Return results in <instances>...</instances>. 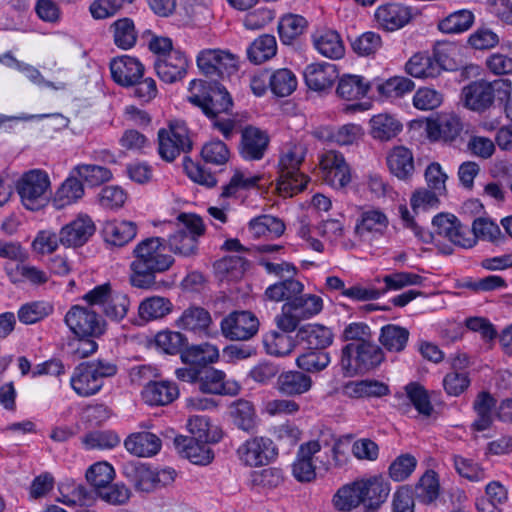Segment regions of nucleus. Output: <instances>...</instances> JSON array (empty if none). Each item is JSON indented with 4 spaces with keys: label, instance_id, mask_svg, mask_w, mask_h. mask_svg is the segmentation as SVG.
<instances>
[{
    "label": "nucleus",
    "instance_id": "51",
    "mask_svg": "<svg viewBox=\"0 0 512 512\" xmlns=\"http://www.w3.org/2000/svg\"><path fill=\"white\" fill-rule=\"evenodd\" d=\"M474 23V15L470 10L462 9L450 13L439 21L438 29L446 34H459L467 31Z\"/></svg>",
    "mask_w": 512,
    "mask_h": 512
},
{
    "label": "nucleus",
    "instance_id": "28",
    "mask_svg": "<svg viewBox=\"0 0 512 512\" xmlns=\"http://www.w3.org/2000/svg\"><path fill=\"white\" fill-rule=\"evenodd\" d=\"M141 396L149 406H166L179 397V388L172 381L156 380L142 389Z\"/></svg>",
    "mask_w": 512,
    "mask_h": 512
},
{
    "label": "nucleus",
    "instance_id": "37",
    "mask_svg": "<svg viewBox=\"0 0 512 512\" xmlns=\"http://www.w3.org/2000/svg\"><path fill=\"white\" fill-rule=\"evenodd\" d=\"M390 172L400 180L409 179L415 170L412 152L403 146L394 147L387 156Z\"/></svg>",
    "mask_w": 512,
    "mask_h": 512
},
{
    "label": "nucleus",
    "instance_id": "9",
    "mask_svg": "<svg viewBox=\"0 0 512 512\" xmlns=\"http://www.w3.org/2000/svg\"><path fill=\"white\" fill-rule=\"evenodd\" d=\"M384 360L382 349L370 340L348 343L342 348L340 365L348 375L366 372L379 366Z\"/></svg>",
    "mask_w": 512,
    "mask_h": 512
},
{
    "label": "nucleus",
    "instance_id": "29",
    "mask_svg": "<svg viewBox=\"0 0 512 512\" xmlns=\"http://www.w3.org/2000/svg\"><path fill=\"white\" fill-rule=\"evenodd\" d=\"M70 384L75 393L81 397L95 395L103 387V382L98 380L87 362H83L75 367Z\"/></svg>",
    "mask_w": 512,
    "mask_h": 512
},
{
    "label": "nucleus",
    "instance_id": "8",
    "mask_svg": "<svg viewBox=\"0 0 512 512\" xmlns=\"http://www.w3.org/2000/svg\"><path fill=\"white\" fill-rule=\"evenodd\" d=\"M50 179L45 171L33 169L25 172L16 181V192L23 206L32 211L43 208L50 197Z\"/></svg>",
    "mask_w": 512,
    "mask_h": 512
},
{
    "label": "nucleus",
    "instance_id": "63",
    "mask_svg": "<svg viewBox=\"0 0 512 512\" xmlns=\"http://www.w3.org/2000/svg\"><path fill=\"white\" fill-rule=\"evenodd\" d=\"M130 308V299L127 294L115 291L102 309L103 314L114 322L122 321Z\"/></svg>",
    "mask_w": 512,
    "mask_h": 512
},
{
    "label": "nucleus",
    "instance_id": "27",
    "mask_svg": "<svg viewBox=\"0 0 512 512\" xmlns=\"http://www.w3.org/2000/svg\"><path fill=\"white\" fill-rule=\"evenodd\" d=\"M338 77L337 66L328 62L310 64L304 71L306 85L314 91L330 89Z\"/></svg>",
    "mask_w": 512,
    "mask_h": 512
},
{
    "label": "nucleus",
    "instance_id": "24",
    "mask_svg": "<svg viewBox=\"0 0 512 512\" xmlns=\"http://www.w3.org/2000/svg\"><path fill=\"white\" fill-rule=\"evenodd\" d=\"M360 481L366 512H375L387 500L390 484L381 476L361 478Z\"/></svg>",
    "mask_w": 512,
    "mask_h": 512
},
{
    "label": "nucleus",
    "instance_id": "48",
    "mask_svg": "<svg viewBox=\"0 0 512 512\" xmlns=\"http://www.w3.org/2000/svg\"><path fill=\"white\" fill-rule=\"evenodd\" d=\"M496 400L486 391L480 392L473 404L477 418L473 422V427L477 431L488 429L493 422L494 408Z\"/></svg>",
    "mask_w": 512,
    "mask_h": 512
},
{
    "label": "nucleus",
    "instance_id": "39",
    "mask_svg": "<svg viewBox=\"0 0 512 512\" xmlns=\"http://www.w3.org/2000/svg\"><path fill=\"white\" fill-rule=\"evenodd\" d=\"M123 473L136 490L141 492L156 490L155 472L149 467L140 463L130 462L124 465Z\"/></svg>",
    "mask_w": 512,
    "mask_h": 512
},
{
    "label": "nucleus",
    "instance_id": "35",
    "mask_svg": "<svg viewBox=\"0 0 512 512\" xmlns=\"http://www.w3.org/2000/svg\"><path fill=\"white\" fill-rule=\"evenodd\" d=\"M313 385L312 378L301 371H286L277 378V389L286 396H297L307 393Z\"/></svg>",
    "mask_w": 512,
    "mask_h": 512
},
{
    "label": "nucleus",
    "instance_id": "33",
    "mask_svg": "<svg viewBox=\"0 0 512 512\" xmlns=\"http://www.w3.org/2000/svg\"><path fill=\"white\" fill-rule=\"evenodd\" d=\"M137 224L126 220H110L103 225L102 233L105 242L122 247L132 241L137 235Z\"/></svg>",
    "mask_w": 512,
    "mask_h": 512
},
{
    "label": "nucleus",
    "instance_id": "49",
    "mask_svg": "<svg viewBox=\"0 0 512 512\" xmlns=\"http://www.w3.org/2000/svg\"><path fill=\"white\" fill-rule=\"evenodd\" d=\"M230 415L234 425L245 432H251L257 426L255 408L247 400L240 399L235 401L230 407Z\"/></svg>",
    "mask_w": 512,
    "mask_h": 512
},
{
    "label": "nucleus",
    "instance_id": "11",
    "mask_svg": "<svg viewBox=\"0 0 512 512\" xmlns=\"http://www.w3.org/2000/svg\"><path fill=\"white\" fill-rule=\"evenodd\" d=\"M158 153L166 162L174 161L180 154L192 149V140L185 122L171 121L158 131Z\"/></svg>",
    "mask_w": 512,
    "mask_h": 512
},
{
    "label": "nucleus",
    "instance_id": "44",
    "mask_svg": "<svg viewBox=\"0 0 512 512\" xmlns=\"http://www.w3.org/2000/svg\"><path fill=\"white\" fill-rule=\"evenodd\" d=\"M304 285L294 277H287L268 286L265 290L266 299L274 302H289L296 295L303 292Z\"/></svg>",
    "mask_w": 512,
    "mask_h": 512
},
{
    "label": "nucleus",
    "instance_id": "64",
    "mask_svg": "<svg viewBox=\"0 0 512 512\" xmlns=\"http://www.w3.org/2000/svg\"><path fill=\"white\" fill-rule=\"evenodd\" d=\"M307 21L299 15H286L278 25V31L281 40L284 43H290L293 39L301 35L306 28Z\"/></svg>",
    "mask_w": 512,
    "mask_h": 512
},
{
    "label": "nucleus",
    "instance_id": "40",
    "mask_svg": "<svg viewBox=\"0 0 512 512\" xmlns=\"http://www.w3.org/2000/svg\"><path fill=\"white\" fill-rule=\"evenodd\" d=\"M371 136L380 141H389L402 131L401 122L392 114L379 113L370 119Z\"/></svg>",
    "mask_w": 512,
    "mask_h": 512
},
{
    "label": "nucleus",
    "instance_id": "32",
    "mask_svg": "<svg viewBox=\"0 0 512 512\" xmlns=\"http://www.w3.org/2000/svg\"><path fill=\"white\" fill-rule=\"evenodd\" d=\"M377 23L387 31H395L405 26L411 19L408 7L400 4H387L378 7L375 12Z\"/></svg>",
    "mask_w": 512,
    "mask_h": 512
},
{
    "label": "nucleus",
    "instance_id": "42",
    "mask_svg": "<svg viewBox=\"0 0 512 512\" xmlns=\"http://www.w3.org/2000/svg\"><path fill=\"white\" fill-rule=\"evenodd\" d=\"M406 72L415 78H436L440 72V65L427 53H417L406 63Z\"/></svg>",
    "mask_w": 512,
    "mask_h": 512
},
{
    "label": "nucleus",
    "instance_id": "21",
    "mask_svg": "<svg viewBox=\"0 0 512 512\" xmlns=\"http://www.w3.org/2000/svg\"><path fill=\"white\" fill-rule=\"evenodd\" d=\"M269 142L266 131L255 126H246L241 131L239 154L247 161H259L264 157Z\"/></svg>",
    "mask_w": 512,
    "mask_h": 512
},
{
    "label": "nucleus",
    "instance_id": "10",
    "mask_svg": "<svg viewBox=\"0 0 512 512\" xmlns=\"http://www.w3.org/2000/svg\"><path fill=\"white\" fill-rule=\"evenodd\" d=\"M510 93L511 82L508 79H498L493 82L474 81L465 86L462 91L465 105L469 109L478 112L489 108L496 96L503 100Z\"/></svg>",
    "mask_w": 512,
    "mask_h": 512
},
{
    "label": "nucleus",
    "instance_id": "18",
    "mask_svg": "<svg viewBox=\"0 0 512 512\" xmlns=\"http://www.w3.org/2000/svg\"><path fill=\"white\" fill-rule=\"evenodd\" d=\"M389 220L380 209H367L360 213L354 228V235L361 242H372L382 237L387 230Z\"/></svg>",
    "mask_w": 512,
    "mask_h": 512
},
{
    "label": "nucleus",
    "instance_id": "43",
    "mask_svg": "<svg viewBox=\"0 0 512 512\" xmlns=\"http://www.w3.org/2000/svg\"><path fill=\"white\" fill-rule=\"evenodd\" d=\"M363 135L361 126L357 124H345L336 129L325 128L316 133L319 139L331 141L338 145H352Z\"/></svg>",
    "mask_w": 512,
    "mask_h": 512
},
{
    "label": "nucleus",
    "instance_id": "31",
    "mask_svg": "<svg viewBox=\"0 0 512 512\" xmlns=\"http://www.w3.org/2000/svg\"><path fill=\"white\" fill-rule=\"evenodd\" d=\"M296 338L306 344L309 350L324 351L333 343L332 330L320 324H307L300 327Z\"/></svg>",
    "mask_w": 512,
    "mask_h": 512
},
{
    "label": "nucleus",
    "instance_id": "2",
    "mask_svg": "<svg viewBox=\"0 0 512 512\" xmlns=\"http://www.w3.org/2000/svg\"><path fill=\"white\" fill-rule=\"evenodd\" d=\"M307 149L302 143H288L283 148L278 163L277 190L283 197H292L302 192L308 183V177L299 172Z\"/></svg>",
    "mask_w": 512,
    "mask_h": 512
},
{
    "label": "nucleus",
    "instance_id": "12",
    "mask_svg": "<svg viewBox=\"0 0 512 512\" xmlns=\"http://www.w3.org/2000/svg\"><path fill=\"white\" fill-rule=\"evenodd\" d=\"M64 321L76 337H100L106 330L105 320L90 307L72 306Z\"/></svg>",
    "mask_w": 512,
    "mask_h": 512
},
{
    "label": "nucleus",
    "instance_id": "22",
    "mask_svg": "<svg viewBox=\"0 0 512 512\" xmlns=\"http://www.w3.org/2000/svg\"><path fill=\"white\" fill-rule=\"evenodd\" d=\"M110 71L117 84L129 87L143 77L144 66L137 58L123 55L111 60Z\"/></svg>",
    "mask_w": 512,
    "mask_h": 512
},
{
    "label": "nucleus",
    "instance_id": "36",
    "mask_svg": "<svg viewBox=\"0 0 512 512\" xmlns=\"http://www.w3.org/2000/svg\"><path fill=\"white\" fill-rule=\"evenodd\" d=\"M124 446L128 452L138 457H151L161 449L160 438L150 432L133 433L126 438Z\"/></svg>",
    "mask_w": 512,
    "mask_h": 512
},
{
    "label": "nucleus",
    "instance_id": "61",
    "mask_svg": "<svg viewBox=\"0 0 512 512\" xmlns=\"http://www.w3.org/2000/svg\"><path fill=\"white\" fill-rule=\"evenodd\" d=\"M439 495V481L437 474L429 470L424 473L415 487L416 498L424 503L430 504L437 499Z\"/></svg>",
    "mask_w": 512,
    "mask_h": 512
},
{
    "label": "nucleus",
    "instance_id": "45",
    "mask_svg": "<svg viewBox=\"0 0 512 512\" xmlns=\"http://www.w3.org/2000/svg\"><path fill=\"white\" fill-rule=\"evenodd\" d=\"M247 264L241 256H226L214 263V270L220 281H237L244 275Z\"/></svg>",
    "mask_w": 512,
    "mask_h": 512
},
{
    "label": "nucleus",
    "instance_id": "34",
    "mask_svg": "<svg viewBox=\"0 0 512 512\" xmlns=\"http://www.w3.org/2000/svg\"><path fill=\"white\" fill-rule=\"evenodd\" d=\"M462 128L463 126L458 116L446 114L428 123V135L432 140L452 142L459 136Z\"/></svg>",
    "mask_w": 512,
    "mask_h": 512
},
{
    "label": "nucleus",
    "instance_id": "13",
    "mask_svg": "<svg viewBox=\"0 0 512 512\" xmlns=\"http://www.w3.org/2000/svg\"><path fill=\"white\" fill-rule=\"evenodd\" d=\"M197 66L206 76L224 79L238 70V57L221 49H204L199 52Z\"/></svg>",
    "mask_w": 512,
    "mask_h": 512
},
{
    "label": "nucleus",
    "instance_id": "62",
    "mask_svg": "<svg viewBox=\"0 0 512 512\" xmlns=\"http://www.w3.org/2000/svg\"><path fill=\"white\" fill-rule=\"evenodd\" d=\"M407 397L412 405L424 417H429L434 411L428 391L418 383H409L405 387Z\"/></svg>",
    "mask_w": 512,
    "mask_h": 512
},
{
    "label": "nucleus",
    "instance_id": "5",
    "mask_svg": "<svg viewBox=\"0 0 512 512\" xmlns=\"http://www.w3.org/2000/svg\"><path fill=\"white\" fill-rule=\"evenodd\" d=\"M176 223L167 222L175 230L165 239L171 252L183 257H192L198 253L199 238L205 234V225L200 216L191 213H181Z\"/></svg>",
    "mask_w": 512,
    "mask_h": 512
},
{
    "label": "nucleus",
    "instance_id": "14",
    "mask_svg": "<svg viewBox=\"0 0 512 512\" xmlns=\"http://www.w3.org/2000/svg\"><path fill=\"white\" fill-rule=\"evenodd\" d=\"M239 460L246 466L258 467L269 464L278 455L272 439L256 436L243 442L237 449Z\"/></svg>",
    "mask_w": 512,
    "mask_h": 512
},
{
    "label": "nucleus",
    "instance_id": "7",
    "mask_svg": "<svg viewBox=\"0 0 512 512\" xmlns=\"http://www.w3.org/2000/svg\"><path fill=\"white\" fill-rule=\"evenodd\" d=\"M323 308V300L314 294L296 295L285 302L281 314L276 316L277 327L284 332L295 331L302 320L319 314Z\"/></svg>",
    "mask_w": 512,
    "mask_h": 512
},
{
    "label": "nucleus",
    "instance_id": "6",
    "mask_svg": "<svg viewBox=\"0 0 512 512\" xmlns=\"http://www.w3.org/2000/svg\"><path fill=\"white\" fill-rule=\"evenodd\" d=\"M189 92V102L201 108L207 117L228 114L233 106L227 89L217 82L206 87L205 82L194 79L189 84Z\"/></svg>",
    "mask_w": 512,
    "mask_h": 512
},
{
    "label": "nucleus",
    "instance_id": "23",
    "mask_svg": "<svg viewBox=\"0 0 512 512\" xmlns=\"http://www.w3.org/2000/svg\"><path fill=\"white\" fill-rule=\"evenodd\" d=\"M320 450L321 445L318 441H309L300 445L292 464V474L297 481L311 482L316 478L313 456Z\"/></svg>",
    "mask_w": 512,
    "mask_h": 512
},
{
    "label": "nucleus",
    "instance_id": "1",
    "mask_svg": "<svg viewBox=\"0 0 512 512\" xmlns=\"http://www.w3.org/2000/svg\"><path fill=\"white\" fill-rule=\"evenodd\" d=\"M133 257L130 283L141 289L151 288L155 274L167 271L174 263V258L165 253V239L161 237L141 240L133 249Z\"/></svg>",
    "mask_w": 512,
    "mask_h": 512
},
{
    "label": "nucleus",
    "instance_id": "4",
    "mask_svg": "<svg viewBox=\"0 0 512 512\" xmlns=\"http://www.w3.org/2000/svg\"><path fill=\"white\" fill-rule=\"evenodd\" d=\"M175 375L181 381L196 384L202 393L235 396L241 389L237 381L226 379L223 371L207 365L178 368Z\"/></svg>",
    "mask_w": 512,
    "mask_h": 512
},
{
    "label": "nucleus",
    "instance_id": "56",
    "mask_svg": "<svg viewBox=\"0 0 512 512\" xmlns=\"http://www.w3.org/2000/svg\"><path fill=\"white\" fill-rule=\"evenodd\" d=\"M111 28L113 29L114 43L118 48L128 50L136 44L137 32L134 22L130 18L118 19L111 25Z\"/></svg>",
    "mask_w": 512,
    "mask_h": 512
},
{
    "label": "nucleus",
    "instance_id": "47",
    "mask_svg": "<svg viewBox=\"0 0 512 512\" xmlns=\"http://www.w3.org/2000/svg\"><path fill=\"white\" fill-rule=\"evenodd\" d=\"M173 304L167 298L161 296H152L140 302L138 307L139 317L145 321L158 320L170 314Z\"/></svg>",
    "mask_w": 512,
    "mask_h": 512
},
{
    "label": "nucleus",
    "instance_id": "15",
    "mask_svg": "<svg viewBox=\"0 0 512 512\" xmlns=\"http://www.w3.org/2000/svg\"><path fill=\"white\" fill-rule=\"evenodd\" d=\"M432 225L438 236L447 238L456 246L467 249L476 244L475 237H470L469 228L463 226L453 214L440 213L434 216Z\"/></svg>",
    "mask_w": 512,
    "mask_h": 512
},
{
    "label": "nucleus",
    "instance_id": "60",
    "mask_svg": "<svg viewBox=\"0 0 512 512\" xmlns=\"http://www.w3.org/2000/svg\"><path fill=\"white\" fill-rule=\"evenodd\" d=\"M269 85L275 95L285 97L296 89L297 79L291 70L282 68L269 76Z\"/></svg>",
    "mask_w": 512,
    "mask_h": 512
},
{
    "label": "nucleus",
    "instance_id": "25",
    "mask_svg": "<svg viewBox=\"0 0 512 512\" xmlns=\"http://www.w3.org/2000/svg\"><path fill=\"white\" fill-rule=\"evenodd\" d=\"M212 317L208 310L200 306H189L175 320V326L198 335H208Z\"/></svg>",
    "mask_w": 512,
    "mask_h": 512
},
{
    "label": "nucleus",
    "instance_id": "41",
    "mask_svg": "<svg viewBox=\"0 0 512 512\" xmlns=\"http://www.w3.org/2000/svg\"><path fill=\"white\" fill-rule=\"evenodd\" d=\"M248 229L254 238L280 237L285 231L284 222L271 215H261L249 221Z\"/></svg>",
    "mask_w": 512,
    "mask_h": 512
},
{
    "label": "nucleus",
    "instance_id": "3",
    "mask_svg": "<svg viewBox=\"0 0 512 512\" xmlns=\"http://www.w3.org/2000/svg\"><path fill=\"white\" fill-rule=\"evenodd\" d=\"M156 347L169 355L181 354L185 363H213L219 357L218 349L208 343L189 348L187 337L179 331L164 330L155 336Z\"/></svg>",
    "mask_w": 512,
    "mask_h": 512
},
{
    "label": "nucleus",
    "instance_id": "30",
    "mask_svg": "<svg viewBox=\"0 0 512 512\" xmlns=\"http://www.w3.org/2000/svg\"><path fill=\"white\" fill-rule=\"evenodd\" d=\"M85 190L81 179L71 170L69 176L62 182L56 190L52 205L60 210L78 202L84 196Z\"/></svg>",
    "mask_w": 512,
    "mask_h": 512
},
{
    "label": "nucleus",
    "instance_id": "55",
    "mask_svg": "<svg viewBox=\"0 0 512 512\" xmlns=\"http://www.w3.org/2000/svg\"><path fill=\"white\" fill-rule=\"evenodd\" d=\"M277 44L274 36L265 34L257 38L247 49L248 59L261 64L276 54Z\"/></svg>",
    "mask_w": 512,
    "mask_h": 512
},
{
    "label": "nucleus",
    "instance_id": "17",
    "mask_svg": "<svg viewBox=\"0 0 512 512\" xmlns=\"http://www.w3.org/2000/svg\"><path fill=\"white\" fill-rule=\"evenodd\" d=\"M222 334L236 341H245L252 338L258 331L259 321L249 311H235L221 321Z\"/></svg>",
    "mask_w": 512,
    "mask_h": 512
},
{
    "label": "nucleus",
    "instance_id": "16",
    "mask_svg": "<svg viewBox=\"0 0 512 512\" xmlns=\"http://www.w3.org/2000/svg\"><path fill=\"white\" fill-rule=\"evenodd\" d=\"M320 168L326 184L343 189L351 182V169L342 153L329 150L320 158Z\"/></svg>",
    "mask_w": 512,
    "mask_h": 512
},
{
    "label": "nucleus",
    "instance_id": "46",
    "mask_svg": "<svg viewBox=\"0 0 512 512\" xmlns=\"http://www.w3.org/2000/svg\"><path fill=\"white\" fill-rule=\"evenodd\" d=\"M360 479L342 486L333 497V504L339 511H351L363 504Z\"/></svg>",
    "mask_w": 512,
    "mask_h": 512
},
{
    "label": "nucleus",
    "instance_id": "57",
    "mask_svg": "<svg viewBox=\"0 0 512 512\" xmlns=\"http://www.w3.org/2000/svg\"><path fill=\"white\" fill-rule=\"evenodd\" d=\"M330 362V354L319 350H310L296 358L297 367L303 372L308 373L321 372L328 367Z\"/></svg>",
    "mask_w": 512,
    "mask_h": 512
},
{
    "label": "nucleus",
    "instance_id": "59",
    "mask_svg": "<svg viewBox=\"0 0 512 512\" xmlns=\"http://www.w3.org/2000/svg\"><path fill=\"white\" fill-rule=\"evenodd\" d=\"M73 169L74 174L89 186H99L112 178V172L101 165L79 164Z\"/></svg>",
    "mask_w": 512,
    "mask_h": 512
},
{
    "label": "nucleus",
    "instance_id": "38",
    "mask_svg": "<svg viewBox=\"0 0 512 512\" xmlns=\"http://www.w3.org/2000/svg\"><path fill=\"white\" fill-rule=\"evenodd\" d=\"M313 44L315 49L326 58L340 59L345 53L342 39L334 30L317 31L313 35Z\"/></svg>",
    "mask_w": 512,
    "mask_h": 512
},
{
    "label": "nucleus",
    "instance_id": "52",
    "mask_svg": "<svg viewBox=\"0 0 512 512\" xmlns=\"http://www.w3.org/2000/svg\"><path fill=\"white\" fill-rule=\"evenodd\" d=\"M13 283L28 282L31 285H43L48 282L49 275L46 271L22 261L16 267L8 271Z\"/></svg>",
    "mask_w": 512,
    "mask_h": 512
},
{
    "label": "nucleus",
    "instance_id": "58",
    "mask_svg": "<svg viewBox=\"0 0 512 512\" xmlns=\"http://www.w3.org/2000/svg\"><path fill=\"white\" fill-rule=\"evenodd\" d=\"M85 476L97 494L99 493V490L103 489L113 481L115 471L113 466L109 463L97 462L88 468Z\"/></svg>",
    "mask_w": 512,
    "mask_h": 512
},
{
    "label": "nucleus",
    "instance_id": "26",
    "mask_svg": "<svg viewBox=\"0 0 512 512\" xmlns=\"http://www.w3.org/2000/svg\"><path fill=\"white\" fill-rule=\"evenodd\" d=\"M210 440L189 438L187 436H177L174 439V445L183 457L189 459L194 464H209L214 455L209 446Z\"/></svg>",
    "mask_w": 512,
    "mask_h": 512
},
{
    "label": "nucleus",
    "instance_id": "19",
    "mask_svg": "<svg viewBox=\"0 0 512 512\" xmlns=\"http://www.w3.org/2000/svg\"><path fill=\"white\" fill-rule=\"evenodd\" d=\"M95 230L92 218L87 214H79L61 228L59 240L65 247H81L89 241Z\"/></svg>",
    "mask_w": 512,
    "mask_h": 512
},
{
    "label": "nucleus",
    "instance_id": "50",
    "mask_svg": "<svg viewBox=\"0 0 512 512\" xmlns=\"http://www.w3.org/2000/svg\"><path fill=\"white\" fill-rule=\"evenodd\" d=\"M409 331L401 326L388 324L381 329L379 341L389 352H401L406 347Z\"/></svg>",
    "mask_w": 512,
    "mask_h": 512
},
{
    "label": "nucleus",
    "instance_id": "20",
    "mask_svg": "<svg viewBox=\"0 0 512 512\" xmlns=\"http://www.w3.org/2000/svg\"><path fill=\"white\" fill-rule=\"evenodd\" d=\"M189 66V61L180 50L168 53L166 56H158L154 61V70L159 79L172 84L182 80Z\"/></svg>",
    "mask_w": 512,
    "mask_h": 512
},
{
    "label": "nucleus",
    "instance_id": "53",
    "mask_svg": "<svg viewBox=\"0 0 512 512\" xmlns=\"http://www.w3.org/2000/svg\"><path fill=\"white\" fill-rule=\"evenodd\" d=\"M368 84L357 75H345L339 79L336 93L347 101L358 100L364 97L368 91Z\"/></svg>",
    "mask_w": 512,
    "mask_h": 512
},
{
    "label": "nucleus",
    "instance_id": "54",
    "mask_svg": "<svg viewBox=\"0 0 512 512\" xmlns=\"http://www.w3.org/2000/svg\"><path fill=\"white\" fill-rule=\"evenodd\" d=\"M288 332H271L265 335L263 344L269 355L276 357H284L289 355L295 348L293 338L287 334Z\"/></svg>",
    "mask_w": 512,
    "mask_h": 512
}]
</instances>
